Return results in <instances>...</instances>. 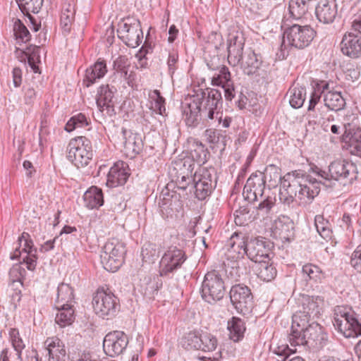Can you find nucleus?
<instances>
[{"label": "nucleus", "mask_w": 361, "mask_h": 361, "mask_svg": "<svg viewBox=\"0 0 361 361\" xmlns=\"http://www.w3.org/2000/svg\"><path fill=\"white\" fill-rule=\"evenodd\" d=\"M314 176L302 170H295L284 175L281 179L279 200L281 204L293 207L299 200V204H309L320 192V185L333 188L336 181L344 185L357 178L356 165L347 159L332 161L328 171L317 166H311Z\"/></svg>", "instance_id": "nucleus-1"}, {"label": "nucleus", "mask_w": 361, "mask_h": 361, "mask_svg": "<svg viewBox=\"0 0 361 361\" xmlns=\"http://www.w3.org/2000/svg\"><path fill=\"white\" fill-rule=\"evenodd\" d=\"M220 90L213 88L200 89L190 97V102L183 107L185 121L189 127H197L200 121H221L222 105Z\"/></svg>", "instance_id": "nucleus-2"}, {"label": "nucleus", "mask_w": 361, "mask_h": 361, "mask_svg": "<svg viewBox=\"0 0 361 361\" xmlns=\"http://www.w3.org/2000/svg\"><path fill=\"white\" fill-rule=\"evenodd\" d=\"M307 322L293 324L288 339L291 346H306L310 349L320 350L328 343L325 329L319 323L312 322L307 326Z\"/></svg>", "instance_id": "nucleus-3"}, {"label": "nucleus", "mask_w": 361, "mask_h": 361, "mask_svg": "<svg viewBox=\"0 0 361 361\" xmlns=\"http://www.w3.org/2000/svg\"><path fill=\"white\" fill-rule=\"evenodd\" d=\"M316 32L310 25L294 24L283 32L280 47L279 57L285 59L289 53L288 47L303 49L307 47L314 38Z\"/></svg>", "instance_id": "nucleus-4"}, {"label": "nucleus", "mask_w": 361, "mask_h": 361, "mask_svg": "<svg viewBox=\"0 0 361 361\" xmlns=\"http://www.w3.org/2000/svg\"><path fill=\"white\" fill-rule=\"evenodd\" d=\"M217 182L216 171L214 167L201 168L193 175L189 188L199 200H204L215 188Z\"/></svg>", "instance_id": "nucleus-5"}, {"label": "nucleus", "mask_w": 361, "mask_h": 361, "mask_svg": "<svg viewBox=\"0 0 361 361\" xmlns=\"http://www.w3.org/2000/svg\"><path fill=\"white\" fill-rule=\"evenodd\" d=\"M92 305L94 312L104 319H111L120 311V300L112 292L99 288L94 294Z\"/></svg>", "instance_id": "nucleus-6"}, {"label": "nucleus", "mask_w": 361, "mask_h": 361, "mask_svg": "<svg viewBox=\"0 0 361 361\" xmlns=\"http://www.w3.org/2000/svg\"><path fill=\"white\" fill-rule=\"evenodd\" d=\"M93 157L91 141L85 136H78L69 141L67 159L77 168L87 166Z\"/></svg>", "instance_id": "nucleus-7"}, {"label": "nucleus", "mask_w": 361, "mask_h": 361, "mask_svg": "<svg viewBox=\"0 0 361 361\" xmlns=\"http://www.w3.org/2000/svg\"><path fill=\"white\" fill-rule=\"evenodd\" d=\"M188 257L185 252L176 245H170L166 250L159 261V273L163 278L171 279L180 269Z\"/></svg>", "instance_id": "nucleus-8"}, {"label": "nucleus", "mask_w": 361, "mask_h": 361, "mask_svg": "<svg viewBox=\"0 0 361 361\" xmlns=\"http://www.w3.org/2000/svg\"><path fill=\"white\" fill-rule=\"evenodd\" d=\"M126 252L123 243L114 239L106 242L100 255L104 268L109 271H116L123 263Z\"/></svg>", "instance_id": "nucleus-9"}, {"label": "nucleus", "mask_w": 361, "mask_h": 361, "mask_svg": "<svg viewBox=\"0 0 361 361\" xmlns=\"http://www.w3.org/2000/svg\"><path fill=\"white\" fill-rule=\"evenodd\" d=\"M224 294L225 285L221 274L215 270L207 272L201 287L202 299L212 304L221 300Z\"/></svg>", "instance_id": "nucleus-10"}, {"label": "nucleus", "mask_w": 361, "mask_h": 361, "mask_svg": "<svg viewBox=\"0 0 361 361\" xmlns=\"http://www.w3.org/2000/svg\"><path fill=\"white\" fill-rule=\"evenodd\" d=\"M352 30L343 35L340 43L341 51L346 56L357 59L361 56V15L355 16Z\"/></svg>", "instance_id": "nucleus-11"}, {"label": "nucleus", "mask_w": 361, "mask_h": 361, "mask_svg": "<svg viewBox=\"0 0 361 361\" xmlns=\"http://www.w3.org/2000/svg\"><path fill=\"white\" fill-rule=\"evenodd\" d=\"M194 169L195 164L189 158L179 159L173 163L170 173L178 190L186 191L193 180Z\"/></svg>", "instance_id": "nucleus-12"}, {"label": "nucleus", "mask_w": 361, "mask_h": 361, "mask_svg": "<svg viewBox=\"0 0 361 361\" xmlns=\"http://www.w3.org/2000/svg\"><path fill=\"white\" fill-rule=\"evenodd\" d=\"M18 247L15 249L14 252L11 255V259H18L22 253L26 255L23 258V262L26 264L27 269L30 271H34L37 263V249L34 246L33 241L27 232H23L18 237Z\"/></svg>", "instance_id": "nucleus-13"}, {"label": "nucleus", "mask_w": 361, "mask_h": 361, "mask_svg": "<svg viewBox=\"0 0 361 361\" xmlns=\"http://www.w3.org/2000/svg\"><path fill=\"white\" fill-rule=\"evenodd\" d=\"M324 298L322 296L303 295L302 298V310L293 317V324L307 322L317 318L322 310Z\"/></svg>", "instance_id": "nucleus-14"}, {"label": "nucleus", "mask_w": 361, "mask_h": 361, "mask_svg": "<svg viewBox=\"0 0 361 361\" xmlns=\"http://www.w3.org/2000/svg\"><path fill=\"white\" fill-rule=\"evenodd\" d=\"M117 32L119 38L129 47H137L142 42L143 32L137 19L127 18L119 25Z\"/></svg>", "instance_id": "nucleus-15"}, {"label": "nucleus", "mask_w": 361, "mask_h": 361, "mask_svg": "<svg viewBox=\"0 0 361 361\" xmlns=\"http://www.w3.org/2000/svg\"><path fill=\"white\" fill-rule=\"evenodd\" d=\"M245 246L246 256L251 261L257 263L263 259H269L272 255L273 243L268 239L258 236L247 238Z\"/></svg>", "instance_id": "nucleus-16"}, {"label": "nucleus", "mask_w": 361, "mask_h": 361, "mask_svg": "<svg viewBox=\"0 0 361 361\" xmlns=\"http://www.w3.org/2000/svg\"><path fill=\"white\" fill-rule=\"evenodd\" d=\"M229 295L232 305L239 314L245 315L251 312L253 295L249 287L243 284H235L231 287Z\"/></svg>", "instance_id": "nucleus-17"}, {"label": "nucleus", "mask_w": 361, "mask_h": 361, "mask_svg": "<svg viewBox=\"0 0 361 361\" xmlns=\"http://www.w3.org/2000/svg\"><path fill=\"white\" fill-rule=\"evenodd\" d=\"M245 42L244 33L237 27L229 30L227 37L228 62L232 66H236L242 60Z\"/></svg>", "instance_id": "nucleus-18"}, {"label": "nucleus", "mask_w": 361, "mask_h": 361, "mask_svg": "<svg viewBox=\"0 0 361 361\" xmlns=\"http://www.w3.org/2000/svg\"><path fill=\"white\" fill-rule=\"evenodd\" d=\"M172 185L168 184L160 193L158 204L161 215L164 218L172 217L178 213L183 207L180 200V194L176 191H171L169 187Z\"/></svg>", "instance_id": "nucleus-19"}, {"label": "nucleus", "mask_w": 361, "mask_h": 361, "mask_svg": "<svg viewBox=\"0 0 361 361\" xmlns=\"http://www.w3.org/2000/svg\"><path fill=\"white\" fill-rule=\"evenodd\" d=\"M343 141L348 145L351 154L361 157V127L359 119L354 118L351 123L343 124Z\"/></svg>", "instance_id": "nucleus-20"}, {"label": "nucleus", "mask_w": 361, "mask_h": 361, "mask_svg": "<svg viewBox=\"0 0 361 361\" xmlns=\"http://www.w3.org/2000/svg\"><path fill=\"white\" fill-rule=\"evenodd\" d=\"M128 342V337L123 331H114L105 336L103 341V349L106 355L114 357L124 352Z\"/></svg>", "instance_id": "nucleus-21"}, {"label": "nucleus", "mask_w": 361, "mask_h": 361, "mask_svg": "<svg viewBox=\"0 0 361 361\" xmlns=\"http://www.w3.org/2000/svg\"><path fill=\"white\" fill-rule=\"evenodd\" d=\"M116 92V88L109 85H102L97 89L96 96L97 106L100 111L106 109L109 116L116 114L113 99Z\"/></svg>", "instance_id": "nucleus-22"}, {"label": "nucleus", "mask_w": 361, "mask_h": 361, "mask_svg": "<svg viewBox=\"0 0 361 361\" xmlns=\"http://www.w3.org/2000/svg\"><path fill=\"white\" fill-rule=\"evenodd\" d=\"M212 85L219 86L224 90V97L227 101H231L235 95L234 82L231 74L226 66H222L218 73L212 78Z\"/></svg>", "instance_id": "nucleus-23"}, {"label": "nucleus", "mask_w": 361, "mask_h": 361, "mask_svg": "<svg viewBox=\"0 0 361 361\" xmlns=\"http://www.w3.org/2000/svg\"><path fill=\"white\" fill-rule=\"evenodd\" d=\"M121 133L123 142L124 152L127 157L133 158L140 154L143 148V142L140 134L133 133L122 128Z\"/></svg>", "instance_id": "nucleus-24"}, {"label": "nucleus", "mask_w": 361, "mask_h": 361, "mask_svg": "<svg viewBox=\"0 0 361 361\" xmlns=\"http://www.w3.org/2000/svg\"><path fill=\"white\" fill-rule=\"evenodd\" d=\"M127 168V164L123 161L115 164L107 174L106 185L109 188H116L124 185L130 176Z\"/></svg>", "instance_id": "nucleus-25"}, {"label": "nucleus", "mask_w": 361, "mask_h": 361, "mask_svg": "<svg viewBox=\"0 0 361 361\" xmlns=\"http://www.w3.org/2000/svg\"><path fill=\"white\" fill-rule=\"evenodd\" d=\"M333 82L330 80L312 79L310 82L312 92L311 93L310 99L309 101V106L307 110L309 111H313L315 106L321 99L322 95L324 96L328 91L333 90Z\"/></svg>", "instance_id": "nucleus-26"}, {"label": "nucleus", "mask_w": 361, "mask_h": 361, "mask_svg": "<svg viewBox=\"0 0 361 361\" xmlns=\"http://www.w3.org/2000/svg\"><path fill=\"white\" fill-rule=\"evenodd\" d=\"M315 14L319 22L332 23L337 16V5L334 1L319 0L315 7Z\"/></svg>", "instance_id": "nucleus-27"}, {"label": "nucleus", "mask_w": 361, "mask_h": 361, "mask_svg": "<svg viewBox=\"0 0 361 361\" xmlns=\"http://www.w3.org/2000/svg\"><path fill=\"white\" fill-rule=\"evenodd\" d=\"M262 63V57L261 54L255 53L251 49L245 51L244 56L242 55V60H240L241 68L243 73L247 75L255 74L259 68Z\"/></svg>", "instance_id": "nucleus-28"}, {"label": "nucleus", "mask_w": 361, "mask_h": 361, "mask_svg": "<svg viewBox=\"0 0 361 361\" xmlns=\"http://www.w3.org/2000/svg\"><path fill=\"white\" fill-rule=\"evenodd\" d=\"M44 346L48 351L49 360L62 361L66 355L63 342L56 336L49 337L44 341Z\"/></svg>", "instance_id": "nucleus-29"}, {"label": "nucleus", "mask_w": 361, "mask_h": 361, "mask_svg": "<svg viewBox=\"0 0 361 361\" xmlns=\"http://www.w3.org/2000/svg\"><path fill=\"white\" fill-rule=\"evenodd\" d=\"M260 200L258 205L255 207L256 217L263 220L271 219L276 203V195L263 196Z\"/></svg>", "instance_id": "nucleus-30"}, {"label": "nucleus", "mask_w": 361, "mask_h": 361, "mask_svg": "<svg viewBox=\"0 0 361 361\" xmlns=\"http://www.w3.org/2000/svg\"><path fill=\"white\" fill-rule=\"evenodd\" d=\"M274 231L281 239L290 240L294 235V223L289 217L281 216L275 221Z\"/></svg>", "instance_id": "nucleus-31"}, {"label": "nucleus", "mask_w": 361, "mask_h": 361, "mask_svg": "<svg viewBox=\"0 0 361 361\" xmlns=\"http://www.w3.org/2000/svg\"><path fill=\"white\" fill-rule=\"evenodd\" d=\"M85 206L88 209H97L104 204L103 192L97 186L90 187L83 195Z\"/></svg>", "instance_id": "nucleus-32"}, {"label": "nucleus", "mask_w": 361, "mask_h": 361, "mask_svg": "<svg viewBox=\"0 0 361 361\" xmlns=\"http://www.w3.org/2000/svg\"><path fill=\"white\" fill-rule=\"evenodd\" d=\"M189 150H190V159L193 161V163L196 162L199 166L204 164L207 161V157L209 154L207 149L202 142L192 139L189 141Z\"/></svg>", "instance_id": "nucleus-33"}, {"label": "nucleus", "mask_w": 361, "mask_h": 361, "mask_svg": "<svg viewBox=\"0 0 361 361\" xmlns=\"http://www.w3.org/2000/svg\"><path fill=\"white\" fill-rule=\"evenodd\" d=\"M253 189L252 200L258 201L259 197L262 198L266 187L265 176L261 171L252 173L248 178Z\"/></svg>", "instance_id": "nucleus-34"}, {"label": "nucleus", "mask_w": 361, "mask_h": 361, "mask_svg": "<svg viewBox=\"0 0 361 361\" xmlns=\"http://www.w3.org/2000/svg\"><path fill=\"white\" fill-rule=\"evenodd\" d=\"M227 329L229 331V338L235 342L243 339L245 331V323L237 317H233L228 321Z\"/></svg>", "instance_id": "nucleus-35"}, {"label": "nucleus", "mask_w": 361, "mask_h": 361, "mask_svg": "<svg viewBox=\"0 0 361 361\" xmlns=\"http://www.w3.org/2000/svg\"><path fill=\"white\" fill-rule=\"evenodd\" d=\"M324 102L325 106L329 110L335 111L343 109L345 106V100L341 93L338 91H333V90L324 94Z\"/></svg>", "instance_id": "nucleus-36"}, {"label": "nucleus", "mask_w": 361, "mask_h": 361, "mask_svg": "<svg viewBox=\"0 0 361 361\" xmlns=\"http://www.w3.org/2000/svg\"><path fill=\"white\" fill-rule=\"evenodd\" d=\"M73 299L74 294L72 287L64 283L59 284L57 288V296L56 298L57 306H73L72 302H73Z\"/></svg>", "instance_id": "nucleus-37"}, {"label": "nucleus", "mask_w": 361, "mask_h": 361, "mask_svg": "<svg viewBox=\"0 0 361 361\" xmlns=\"http://www.w3.org/2000/svg\"><path fill=\"white\" fill-rule=\"evenodd\" d=\"M302 274L305 281L314 283H321L326 278V274L322 269L311 263L302 266Z\"/></svg>", "instance_id": "nucleus-38"}, {"label": "nucleus", "mask_w": 361, "mask_h": 361, "mask_svg": "<svg viewBox=\"0 0 361 361\" xmlns=\"http://www.w3.org/2000/svg\"><path fill=\"white\" fill-rule=\"evenodd\" d=\"M312 4L308 0H290L289 13L293 18L300 19L308 12Z\"/></svg>", "instance_id": "nucleus-39"}, {"label": "nucleus", "mask_w": 361, "mask_h": 361, "mask_svg": "<svg viewBox=\"0 0 361 361\" xmlns=\"http://www.w3.org/2000/svg\"><path fill=\"white\" fill-rule=\"evenodd\" d=\"M269 261L270 259L257 262V275L258 278L264 281H270L276 276V269Z\"/></svg>", "instance_id": "nucleus-40"}, {"label": "nucleus", "mask_w": 361, "mask_h": 361, "mask_svg": "<svg viewBox=\"0 0 361 361\" xmlns=\"http://www.w3.org/2000/svg\"><path fill=\"white\" fill-rule=\"evenodd\" d=\"M247 244V238L243 236L241 233H238L235 232L233 233L230 240L228 241V245L233 250V252H237L238 259H244V256L246 255V253H244L245 251V245Z\"/></svg>", "instance_id": "nucleus-41"}, {"label": "nucleus", "mask_w": 361, "mask_h": 361, "mask_svg": "<svg viewBox=\"0 0 361 361\" xmlns=\"http://www.w3.org/2000/svg\"><path fill=\"white\" fill-rule=\"evenodd\" d=\"M201 333L199 331H190L183 336L180 341L182 347L188 350H200Z\"/></svg>", "instance_id": "nucleus-42"}, {"label": "nucleus", "mask_w": 361, "mask_h": 361, "mask_svg": "<svg viewBox=\"0 0 361 361\" xmlns=\"http://www.w3.org/2000/svg\"><path fill=\"white\" fill-rule=\"evenodd\" d=\"M59 313L56 314L55 322L61 326H66L72 324L74 321V310L73 306H57Z\"/></svg>", "instance_id": "nucleus-43"}, {"label": "nucleus", "mask_w": 361, "mask_h": 361, "mask_svg": "<svg viewBox=\"0 0 361 361\" xmlns=\"http://www.w3.org/2000/svg\"><path fill=\"white\" fill-rule=\"evenodd\" d=\"M290 94L289 103L294 109L300 108L305 100L306 90L302 87H293L288 90Z\"/></svg>", "instance_id": "nucleus-44"}, {"label": "nucleus", "mask_w": 361, "mask_h": 361, "mask_svg": "<svg viewBox=\"0 0 361 361\" xmlns=\"http://www.w3.org/2000/svg\"><path fill=\"white\" fill-rule=\"evenodd\" d=\"M314 225L318 233L324 239H331L332 234L331 224L323 215L318 214L314 217Z\"/></svg>", "instance_id": "nucleus-45"}, {"label": "nucleus", "mask_w": 361, "mask_h": 361, "mask_svg": "<svg viewBox=\"0 0 361 361\" xmlns=\"http://www.w3.org/2000/svg\"><path fill=\"white\" fill-rule=\"evenodd\" d=\"M91 121L84 114L79 113L70 118L65 126V130L70 133L78 128H85L90 124Z\"/></svg>", "instance_id": "nucleus-46"}, {"label": "nucleus", "mask_w": 361, "mask_h": 361, "mask_svg": "<svg viewBox=\"0 0 361 361\" xmlns=\"http://www.w3.org/2000/svg\"><path fill=\"white\" fill-rule=\"evenodd\" d=\"M8 335L12 346L16 352L17 359L18 361H23L22 352L25 348V345L20 336L18 329L16 328L10 329Z\"/></svg>", "instance_id": "nucleus-47"}, {"label": "nucleus", "mask_w": 361, "mask_h": 361, "mask_svg": "<svg viewBox=\"0 0 361 361\" xmlns=\"http://www.w3.org/2000/svg\"><path fill=\"white\" fill-rule=\"evenodd\" d=\"M151 99V109L157 114L164 116L166 112L165 99L161 95L158 90H153L149 94Z\"/></svg>", "instance_id": "nucleus-48"}, {"label": "nucleus", "mask_w": 361, "mask_h": 361, "mask_svg": "<svg viewBox=\"0 0 361 361\" xmlns=\"http://www.w3.org/2000/svg\"><path fill=\"white\" fill-rule=\"evenodd\" d=\"M23 13H38L43 5L44 0H16Z\"/></svg>", "instance_id": "nucleus-49"}, {"label": "nucleus", "mask_w": 361, "mask_h": 361, "mask_svg": "<svg viewBox=\"0 0 361 361\" xmlns=\"http://www.w3.org/2000/svg\"><path fill=\"white\" fill-rule=\"evenodd\" d=\"M26 274V271L20 264H14L9 271V281L10 285L13 287L15 286V283H18V285L23 286V280Z\"/></svg>", "instance_id": "nucleus-50"}, {"label": "nucleus", "mask_w": 361, "mask_h": 361, "mask_svg": "<svg viewBox=\"0 0 361 361\" xmlns=\"http://www.w3.org/2000/svg\"><path fill=\"white\" fill-rule=\"evenodd\" d=\"M200 350L204 352H212L216 350L218 345V340L209 332L201 333Z\"/></svg>", "instance_id": "nucleus-51"}, {"label": "nucleus", "mask_w": 361, "mask_h": 361, "mask_svg": "<svg viewBox=\"0 0 361 361\" xmlns=\"http://www.w3.org/2000/svg\"><path fill=\"white\" fill-rule=\"evenodd\" d=\"M40 47L35 45H30L26 48V50H21L16 48V53L18 56H25L27 61H38L40 62V54H39Z\"/></svg>", "instance_id": "nucleus-52"}, {"label": "nucleus", "mask_w": 361, "mask_h": 361, "mask_svg": "<svg viewBox=\"0 0 361 361\" xmlns=\"http://www.w3.org/2000/svg\"><path fill=\"white\" fill-rule=\"evenodd\" d=\"M13 32L16 39L26 43L30 40L31 35L26 26L19 19H16L13 25Z\"/></svg>", "instance_id": "nucleus-53"}, {"label": "nucleus", "mask_w": 361, "mask_h": 361, "mask_svg": "<svg viewBox=\"0 0 361 361\" xmlns=\"http://www.w3.org/2000/svg\"><path fill=\"white\" fill-rule=\"evenodd\" d=\"M130 66L129 59L125 55H120L113 62V69L116 73H120L121 77L127 76Z\"/></svg>", "instance_id": "nucleus-54"}, {"label": "nucleus", "mask_w": 361, "mask_h": 361, "mask_svg": "<svg viewBox=\"0 0 361 361\" xmlns=\"http://www.w3.org/2000/svg\"><path fill=\"white\" fill-rule=\"evenodd\" d=\"M250 209L247 204L240 206L234 212L235 223L240 226L247 224L250 219L248 217Z\"/></svg>", "instance_id": "nucleus-55"}, {"label": "nucleus", "mask_w": 361, "mask_h": 361, "mask_svg": "<svg viewBox=\"0 0 361 361\" xmlns=\"http://www.w3.org/2000/svg\"><path fill=\"white\" fill-rule=\"evenodd\" d=\"M333 324L336 330L342 334L346 338L353 337V333L350 329H349V326L346 323L345 320H343V318L339 317H336L334 315Z\"/></svg>", "instance_id": "nucleus-56"}, {"label": "nucleus", "mask_w": 361, "mask_h": 361, "mask_svg": "<svg viewBox=\"0 0 361 361\" xmlns=\"http://www.w3.org/2000/svg\"><path fill=\"white\" fill-rule=\"evenodd\" d=\"M68 357L71 361H92V353L87 350L73 349L69 352Z\"/></svg>", "instance_id": "nucleus-57"}, {"label": "nucleus", "mask_w": 361, "mask_h": 361, "mask_svg": "<svg viewBox=\"0 0 361 361\" xmlns=\"http://www.w3.org/2000/svg\"><path fill=\"white\" fill-rule=\"evenodd\" d=\"M101 78H102V77H100L99 75H97V73L92 69V68L89 67L85 71L82 84L84 86L89 87Z\"/></svg>", "instance_id": "nucleus-58"}, {"label": "nucleus", "mask_w": 361, "mask_h": 361, "mask_svg": "<svg viewBox=\"0 0 361 361\" xmlns=\"http://www.w3.org/2000/svg\"><path fill=\"white\" fill-rule=\"evenodd\" d=\"M354 314L355 312L348 306H336L334 310V315L343 318V320H346L348 318L352 319Z\"/></svg>", "instance_id": "nucleus-59"}, {"label": "nucleus", "mask_w": 361, "mask_h": 361, "mask_svg": "<svg viewBox=\"0 0 361 361\" xmlns=\"http://www.w3.org/2000/svg\"><path fill=\"white\" fill-rule=\"evenodd\" d=\"M236 267H232V271L230 272L231 275H233V271H235V276H234V279L235 281L240 280V278H241L243 276L247 275V274L250 271L249 267H247L246 266H244V263L243 260H237L236 261Z\"/></svg>", "instance_id": "nucleus-60"}, {"label": "nucleus", "mask_w": 361, "mask_h": 361, "mask_svg": "<svg viewBox=\"0 0 361 361\" xmlns=\"http://www.w3.org/2000/svg\"><path fill=\"white\" fill-rule=\"evenodd\" d=\"M350 264L357 272L361 273V244L353 252Z\"/></svg>", "instance_id": "nucleus-61"}, {"label": "nucleus", "mask_w": 361, "mask_h": 361, "mask_svg": "<svg viewBox=\"0 0 361 361\" xmlns=\"http://www.w3.org/2000/svg\"><path fill=\"white\" fill-rule=\"evenodd\" d=\"M263 175L265 176V180L269 176L271 180H276L277 179H281L280 175V169L278 166L274 164L268 165L264 170V172L262 173Z\"/></svg>", "instance_id": "nucleus-62"}, {"label": "nucleus", "mask_w": 361, "mask_h": 361, "mask_svg": "<svg viewBox=\"0 0 361 361\" xmlns=\"http://www.w3.org/2000/svg\"><path fill=\"white\" fill-rule=\"evenodd\" d=\"M345 321L349 326V329L353 333V337L361 336V323L359 322L356 313L354 314V317H352V319L348 318Z\"/></svg>", "instance_id": "nucleus-63"}, {"label": "nucleus", "mask_w": 361, "mask_h": 361, "mask_svg": "<svg viewBox=\"0 0 361 361\" xmlns=\"http://www.w3.org/2000/svg\"><path fill=\"white\" fill-rule=\"evenodd\" d=\"M90 68H92L97 75H99V76L102 78H104L107 73L106 63L105 60L101 58H99L93 65L90 66Z\"/></svg>", "instance_id": "nucleus-64"}]
</instances>
